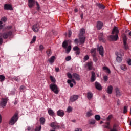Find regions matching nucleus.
<instances>
[{"label": "nucleus", "instance_id": "20", "mask_svg": "<svg viewBox=\"0 0 131 131\" xmlns=\"http://www.w3.org/2000/svg\"><path fill=\"white\" fill-rule=\"evenodd\" d=\"M93 64L92 62H88L86 64V66H88V69L89 70H92V69H93Z\"/></svg>", "mask_w": 131, "mask_h": 131}, {"label": "nucleus", "instance_id": "18", "mask_svg": "<svg viewBox=\"0 0 131 131\" xmlns=\"http://www.w3.org/2000/svg\"><path fill=\"white\" fill-rule=\"evenodd\" d=\"M113 91V87L112 85H109L107 87V90H106V93L107 94H112V92Z\"/></svg>", "mask_w": 131, "mask_h": 131}, {"label": "nucleus", "instance_id": "55", "mask_svg": "<svg viewBox=\"0 0 131 131\" xmlns=\"http://www.w3.org/2000/svg\"><path fill=\"white\" fill-rule=\"evenodd\" d=\"M89 59H90L89 55H86V56H85V57L84 58V61H88V60H89Z\"/></svg>", "mask_w": 131, "mask_h": 131}, {"label": "nucleus", "instance_id": "60", "mask_svg": "<svg viewBox=\"0 0 131 131\" xmlns=\"http://www.w3.org/2000/svg\"><path fill=\"white\" fill-rule=\"evenodd\" d=\"M72 34V32L71 31H69V37H71V35Z\"/></svg>", "mask_w": 131, "mask_h": 131}, {"label": "nucleus", "instance_id": "11", "mask_svg": "<svg viewBox=\"0 0 131 131\" xmlns=\"http://www.w3.org/2000/svg\"><path fill=\"white\" fill-rule=\"evenodd\" d=\"M95 85L97 90H98V91H102V89L103 88H102V85H101V84H100L99 82H95Z\"/></svg>", "mask_w": 131, "mask_h": 131}, {"label": "nucleus", "instance_id": "9", "mask_svg": "<svg viewBox=\"0 0 131 131\" xmlns=\"http://www.w3.org/2000/svg\"><path fill=\"white\" fill-rule=\"evenodd\" d=\"M104 25V23L102 21H98L97 22L96 27L98 30H101L103 28V26Z\"/></svg>", "mask_w": 131, "mask_h": 131}, {"label": "nucleus", "instance_id": "40", "mask_svg": "<svg viewBox=\"0 0 131 131\" xmlns=\"http://www.w3.org/2000/svg\"><path fill=\"white\" fill-rule=\"evenodd\" d=\"M93 59L94 62H97L98 61V58L96 57V54H92Z\"/></svg>", "mask_w": 131, "mask_h": 131}, {"label": "nucleus", "instance_id": "32", "mask_svg": "<svg viewBox=\"0 0 131 131\" xmlns=\"http://www.w3.org/2000/svg\"><path fill=\"white\" fill-rule=\"evenodd\" d=\"M123 42H127V37H126V35H125V34H124L123 36Z\"/></svg>", "mask_w": 131, "mask_h": 131}, {"label": "nucleus", "instance_id": "4", "mask_svg": "<svg viewBox=\"0 0 131 131\" xmlns=\"http://www.w3.org/2000/svg\"><path fill=\"white\" fill-rule=\"evenodd\" d=\"M13 32L10 31L8 32H4L2 34V36L4 39H8L10 36H12Z\"/></svg>", "mask_w": 131, "mask_h": 131}, {"label": "nucleus", "instance_id": "56", "mask_svg": "<svg viewBox=\"0 0 131 131\" xmlns=\"http://www.w3.org/2000/svg\"><path fill=\"white\" fill-rule=\"evenodd\" d=\"M36 5H37V9L38 11H39L40 9V7L39 6V4H38V2H36Z\"/></svg>", "mask_w": 131, "mask_h": 131}, {"label": "nucleus", "instance_id": "52", "mask_svg": "<svg viewBox=\"0 0 131 131\" xmlns=\"http://www.w3.org/2000/svg\"><path fill=\"white\" fill-rule=\"evenodd\" d=\"M71 60V56H68L66 58V61H70Z\"/></svg>", "mask_w": 131, "mask_h": 131}, {"label": "nucleus", "instance_id": "61", "mask_svg": "<svg viewBox=\"0 0 131 131\" xmlns=\"http://www.w3.org/2000/svg\"><path fill=\"white\" fill-rule=\"evenodd\" d=\"M5 28L6 29H8V30H9L12 28V26H8L7 27H6Z\"/></svg>", "mask_w": 131, "mask_h": 131}, {"label": "nucleus", "instance_id": "15", "mask_svg": "<svg viewBox=\"0 0 131 131\" xmlns=\"http://www.w3.org/2000/svg\"><path fill=\"white\" fill-rule=\"evenodd\" d=\"M77 99H78V95H73L70 97V101L71 102H75Z\"/></svg>", "mask_w": 131, "mask_h": 131}, {"label": "nucleus", "instance_id": "10", "mask_svg": "<svg viewBox=\"0 0 131 131\" xmlns=\"http://www.w3.org/2000/svg\"><path fill=\"white\" fill-rule=\"evenodd\" d=\"M34 4H35V0H28V7L29 8H32L33 6H34Z\"/></svg>", "mask_w": 131, "mask_h": 131}, {"label": "nucleus", "instance_id": "59", "mask_svg": "<svg viewBox=\"0 0 131 131\" xmlns=\"http://www.w3.org/2000/svg\"><path fill=\"white\" fill-rule=\"evenodd\" d=\"M103 79H104V81H107L108 80V76H104L103 77Z\"/></svg>", "mask_w": 131, "mask_h": 131}, {"label": "nucleus", "instance_id": "19", "mask_svg": "<svg viewBox=\"0 0 131 131\" xmlns=\"http://www.w3.org/2000/svg\"><path fill=\"white\" fill-rule=\"evenodd\" d=\"M48 112L50 116H55V112H54V111H53V110L49 108L48 110Z\"/></svg>", "mask_w": 131, "mask_h": 131}, {"label": "nucleus", "instance_id": "17", "mask_svg": "<svg viewBox=\"0 0 131 131\" xmlns=\"http://www.w3.org/2000/svg\"><path fill=\"white\" fill-rule=\"evenodd\" d=\"M91 73H92V76H91V81L92 82H94V81L96 80V74H95V72L94 71H92Z\"/></svg>", "mask_w": 131, "mask_h": 131}, {"label": "nucleus", "instance_id": "49", "mask_svg": "<svg viewBox=\"0 0 131 131\" xmlns=\"http://www.w3.org/2000/svg\"><path fill=\"white\" fill-rule=\"evenodd\" d=\"M67 112H71L72 111V107L69 106L67 110Z\"/></svg>", "mask_w": 131, "mask_h": 131}, {"label": "nucleus", "instance_id": "28", "mask_svg": "<svg viewBox=\"0 0 131 131\" xmlns=\"http://www.w3.org/2000/svg\"><path fill=\"white\" fill-rule=\"evenodd\" d=\"M99 40H101V41H105L104 40V37H103V33H101L100 34V35H99Z\"/></svg>", "mask_w": 131, "mask_h": 131}, {"label": "nucleus", "instance_id": "27", "mask_svg": "<svg viewBox=\"0 0 131 131\" xmlns=\"http://www.w3.org/2000/svg\"><path fill=\"white\" fill-rule=\"evenodd\" d=\"M45 122H46V119H45L43 117H41L40 118V124L43 125V124H45Z\"/></svg>", "mask_w": 131, "mask_h": 131}, {"label": "nucleus", "instance_id": "50", "mask_svg": "<svg viewBox=\"0 0 131 131\" xmlns=\"http://www.w3.org/2000/svg\"><path fill=\"white\" fill-rule=\"evenodd\" d=\"M127 63L129 66H131V59L129 58L127 60Z\"/></svg>", "mask_w": 131, "mask_h": 131}, {"label": "nucleus", "instance_id": "35", "mask_svg": "<svg viewBox=\"0 0 131 131\" xmlns=\"http://www.w3.org/2000/svg\"><path fill=\"white\" fill-rule=\"evenodd\" d=\"M120 68L122 70H123L124 71H125L127 69V68L126 67V66L125 64H122Z\"/></svg>", "mask_w": 131, "mask_h": 131}, {"label": "nucleus", "instance_id": "37", "mask_svg": "<svg viewBox=\"0 0 131 131\" xmlns=\"http://www.w3.org/2000/svg\"><path fill=\"white\" fill-rule=\"evenodd\" d=\"M116 60L118 63H121L122 62V58L120 57V56L117 57Z\"/></svg>", "mask_w": 131, "mask_h": 131}, {"label": "nucleus", "instance_id": "29", "mask_svg": "<svg viewBox=\"0 0 131 131\" xmlns=\"http://www.w3.org/2000/svg\"><path fill=\"white\" fill-rule=\"evenodd\" d=\"M112 118H113V115H108V116L106 118V121H107V122H110V121L111 120V119H112Z\"/></svg>", "mask_w": 131, "mask_h": 131}, {"label": "nucleus", "instance_id": "1", "mask_svg": "<svg viewBox=\"0 0 131 131\" xmlns=\"http://www.w3.org/2000/svg\"><path fill=\"white\" fill-rule=\"evenodd\" d=\"M114 33H116L115 35H110L108 36V38L110 39V40L116 41V40H117L119 38L118 33H119V31L116 27H114L112 32V34H114Z\"/></svg>", "mask_w": 131, "mask_h": 131}, {"label": "nucleus", "instance_id": "23", "mask_svg": "<svg viewBox=\"0 0 131 131\" xmlns=\"http://www.w3.org/2000/svg\"><path fill=\"white\" fill-rule=\"evenodd\" d=\"M73 76L77 80H80V78H79V75L76 73H73Z\"/></svg>", "mask_w": 131, "mask_h": 131}, {"label": "nucleus", "instance_id": "14", "mask_svg": "<svg viewBox=\"0 0 131 131\" xmlns=\"http://www.w3.org/2000/svg\"><path fill=\"white\" fill-rule=\"evenodd\" d=\"M110 131H118V124L116 123L114 124L113 127L111 129Z\"/></svg>", "mask_w": 131, "mask_h": 131}, {"label": "nucleus", "instance_id": "36", "mask_svg": "<svg viewBox=\"0 0 131 131\" xmlns=\"http://www.w3.org/2000/svg\"><path fill=\"white\" fill-rule=\"evenodd\" d=\"M67 46H68V43H67V41H64L62 43L63 48H64V49H67Z\"/></svg>", "mask_w": 131, "mask_h": 131}, {"label": "nucleus", "instance_id": "33", "mask_svg": "<svg viewBox=\"0 0 131 131\" xmlns=\"http://www.w3.org/2000/svg\"><path fill=\"white\" fill-rule=\"evenodd\" d=\"M115 91L117 97H119V96H120V92L119 91V89H118V88H117L115 89Z\"/></svg>", "mask_w": 131, "mask_h": 131}, {"label": "nucleus", "instance_id": "30", "mask_svg": "<svg viewBox=\"0 0 131 131\" xmlns=\"http://www.w3.org/2000/svg\"><path fill=\"white\" fill-rule=\"evenodd\" d=\"M50 79L51 82H52L53 83H56V79H55L54 77H53V76H50Z\"/></svg>", "mask_w": 131, "mask_h": 131}, {"label": "nucleus", "instance_id": "41", "mask_svg": "<svg viewBox=\"0 0 131 131\" xmlns=\"http://www.w3.org/2000/svg\"><path fill=\"white\" fill-rule=\"evenodd\" d=\"M124 48L125 50H128V44H127V42L123 43Z\"/></svg>", "mask_w": 131, "mask_h": 131}, {"label": "nucleus", "instance_id": "64", "mask_svg": "<svg viewBox=\"0 0 131 131\" xmlns=\"http://www.w3.org/2000/svg\"><path fill=\"white\" fill-rule=\"evenodd\" d=\"M75 131H82L81 128H76Z\"/></svg>", "mask_w": 131, "mask_h": 131}, {"label": "nucleus", "instance_id": "47", "mask_svg": "<svg viewBox=\"0 0 131 131\" xmlns=\"http://www.w3.org/2000/svg\"><path fill=\"white\" fill-rule=\"evenodd\" d=\"M71 51V46H69L67 49V52L68 53Z\"/></svg>", "mask_w": 131, "mask_h": 131}, {"label": "nucleus", "instance_id": "12", "mask_svg": "<svg viewBox=\"0 0 131 131\" xmlns=\"http://www.w3.org/2000/svg\"><path fill=\"white\" fill-rule=\"evenodd\" d=\"M57 114L58 116H60V117H63L64 115H65V113L64 112V111L62 110H59L57 111Z\"/></svg>", "mask_w": 131, "mask_h": 131}, {"label": "nucleus", "instance_id": "53", "mask_svg": "<svg viewBox=\"0 0 131 131\" xmlns=\"http://www.w3.org/2000/svg\"><path fill=\"white\" fill-rule=\"evenodd\" d=\"M73 49L74 51H78V50H80L78 46H75Z\"/></svg>", "mask_w": 131, "mask_h": 131}, {"label": "nucleus", "instance_id": "51", "mask_svg": "<svg viewBox=\"0 0 131 131\" xmlns=\"http://www.w3.org/2000/svg\"><path fill=\"white\" fill-rule=\"evenodd\" d=\"M41 130V126H39V127H36L35 131H40Z\"/></svg>", "mask_w": 131, "mask_h": 131}, {"label": "nucleus", "instance_id": "2", "mask_svg": "<svg viewBox=\"0 0 131 131\" xmlns=\"http://www.w3.org/2000/svg\"><path fill=\"white\" fill-rule=\"evenodd\" d=\"M18 118L19 117L18 116V113H15L10 120L9 124H10V125H14V124L18 121Z\"/></svg>", "mask_w": 131, "mask_h": 131}, {"label": "nucleus", "instance_id": "54", "mask_svg": "<svg viewBox=\"0 0 131 131\" xmlns=\"http://www.w3.org/2000/svg\"><path fill=\"white\" fill-rule=\"evenodd\" d=\"M43 49H45V48L43 47V45H41L39 46L40 51H43Z\"/></svg>", "mask_w": 131, "mask_h": 131}, {"label": "nucleus", "instance_id": "44", "mask_svg": "<svg viewBox=\"0 0 131 131\" xmlns=\"http://www.w3.org/2000/svg\"><path fill=\"white\" fill-rule=\"evenodd\" d=\"M91 53L92 55H96V49H91Z\"/></svg>", "mask_w": 131, "mask_h": 131}, {"label": "nucleus", "instance_id": "7", "mask_svg": "<svg viewBox=\"0 0 131 131\" xmlns=\"http://www.w3.org/2000/svg\"><path fill=\"white\" fill-rule=\"evenodd\" d=\"M97 50L99 52L100 55H101V57H104V48L102 46H100L97 48Z\"/></svg>", "mask_w": 131, "mask_h": 131}, {"label": "nucleus", "instance_id": "42", "mask_svg": "<svg viewBox=\"0 0 131 131\" xmlns=\"http://www.w3.org/2000/svg\"><path fill=\"white\" fill-rule=\"evenodd\" d=\"M95 123H96V120H91L89 121V124L93 125V124H95Z\"/></svg>", "mask_w": 131, "mask_h": 131}, {"label": "nucleus", "instance_id": "6", "mask_svg": "<svg viewBox=\"0 0 131 131\" xmlns=\"http://www.w3.org/2000/svg\"><path fill=\"white\" fill-rule=\"evenodd\" d=\"M39 24H35L32 27V29L34 32H38L39 31Z\"/></svg>", "mask_w": 131, "mask_h": 131}, {"label": "nucleus", "instance_id": "63", "mask_svg": "<svg viewBox=\"0 0 131 131\" xmlns=\"http://www.w3.org/2000/svg\"><path fill=\"white\" fill-rule=\"evenodd\" d=\"M75 43H76L77 45L78 43V39H75L74 40Z\"/></svg>", "mask_w": 131, "mask_h": 131}, {"label": "nucleus", "instance_id": "38", "mask_svg": "<svg viewBox=\"0 0 131 131\" xmlns=\"http://www.w3.org/2000/svg\"><path fill=\"white\" fill-rule=\"evenodd\" d=\"M0 81L3 82V81H5V76L3 75H0Z\"/></svg>", "mask_w": 131, "mask_h": 131}, {"label": "nucleus", "instance_id": "57", "mask_svg": "<svg viewBox=\"0 0 131 131\" xmlns=\"http://www.w3.org/2000/svg\"><path fill=\"white\" fill-rule=\"evenodd\" d=\"M67 75H68V77L69 78H70V79L72 78V75H71V74H70V73H68Z\"/></svg>", "mask_w": 131, "mask_h": 131}, {"label": "nucleus", "instance_id": "8", "mask_svg": "<svg viewBox=\"0 0 131 131\" xmlns=\"http://www.w3.org/2000/svg\"><path fill=\"white\" fill-rule=\"evenodd\" d=\"M8 98H2V101L0 103L1 106H2V107H4L6 106V105H7V103L8 102Z\"/></svg>", "mask_w": 131, "mask_h": 131}, {"label": "nucleus", "instance_id": "62", "mask_svg": "<svg viewBox=\"0 0 131 131\" xmlns=\"http://www.w3.org/2000/svg\"><path fill=\"white\" fill-rule=\"evenodd\" d=\"M80 54V50H78L76 51V55H79Z\"/></svg>", "mask_w": 131, "mask_h": 131}, {"label": "nucleus", "instance_id": "22", "mask_svg": "<svg viewBox=\"0 0 131 131\" xmlns=\"http://www.w3.org/2000/svg\"><path fill=\"white\" fill-rule=\"evenodd\" d=\"M48 61L51 64L54 63V62L55 61V56H52L50 59H48Z\"/></svg>", "mask_w": 131, "mask_h": 131}, {"label": "nucleus", "instance_id": "31", "mask_svg": "<svg viewBox=\"0 0 131 131\" xmlns=\"http://www.w3.org/2000/svg\"><path fill=\"white\" fill-rule=\"evenodd\" d=\"M97 7H98V8H99L100 9H105V6H104V5L102 4H97Z\"/></svg>", "mask_w": 131, "mask_h": 131}, {"label": "nucleus", "instance_id": "5", "mask_svg": "<svg viewBox=\"0 0 131 131\" xmlns=\"http://www.w3.org/2000/svg\"><path fill=\"white\" fill-rule=\"evenodd\" d=\"M50 126L53 129H59L60 128V125L57 122H53L50 124Z\"/></svg>", "mask_w": 131, "mask_h": 131}, {"label": "nucleus", "instance_id": "43", "mask_svg": "<svg viewBox=\"0 0 131 131\" xmlns=\"http://www.w3.org/2000/svg\"><path fill=\"white\" fill-rule=\"evenodd\" d=\"M35 40H36V36H33L32 41L30 42V43L31 44L33 43L34 42H35Z\"/></svg>", "mask_w": 131, "mask_h": 131}, {"label": "nucleus", "instance_id": "24", "mask_svg": "<svg viewBox=\"0 0 131 131\" xmlns=\"http://www.w3.org/2000/svg\"><path fill=\"white\" fill-rule=\"evenodd\" d=\"M87 98L88 100H91L93 98V93L92 92H88L87 93Z\"/></svg>", "mask_w": 131, "mask_h": 131}, {"label": "nucleus", "instance_id": "48", "mask_svg": "<svg viewBox=\"0 0 131 131\" xmlns=\"http://www.w3.org/2000/svg\"><path fill=\"white\" fill-rule=\"evenodd\" d=\"M8 20V18L6 17H3L1 18V20L3 21V22H7V20Z\"/></svg>", "mask_w": 131, "mask_h": 131}, {"label": "nucleus", "instance_id": "45", "mask_svg": "<svg viewBox=\"0 0 131 131\" xmlns=\"http://www.w3.org/2000/svg\"><path fill=\"white\" fill-rule=\"evenodd\" d=\"M127 108H128L127 106H124V109H123V113L124 114H125V113H126V112H127Z\"/></svg>", "mask_w": 131, "mask_h": 131}, {"label": "nucleus", "instance_id": "39", "mask_svg": "<svg viewBox=\"0 0 131 131\" xmlns=\"http://www.w3.org/2000/svg\"><path fill=\"white\" fill-rule=\"evenodd\" d=\"M95 119H96V120H97V121H99V120L101 119V117L99 115H96L95 116Z\"/></svg>", "mask_w": 131, "mask_h": 131}, {"label": "nucleus", "instance_id": "25", "mask_svg": "<svg viewBox=\"0 0 131 131\" xmlns=\"http://www.w3.org/2000/svg\"><path fill=\"white\" fill-rule=\"evenodd\" d=\"M103 70H106V72H107V73L110 74L111 73V71H110V69H109V68H108V67H103L102 68Z\"/></svg>", "mask_w": 131, "mask_h": 131}, {"label": "nucleus", "instance_id": "3", "mask_svg": "<svg viewBox=\"0 0 131 131\" xmlns=\"http://www.w3.org/2000/svg\"><path fill=\"white\" fill-rule=\"evenodd\" d=\"M50 89L54 93V94H56V95H58L59 94V87L55 83H52L50 85Z\"/></svg>", "mask_w": 131, "mask_h": 131}, {"label": "nucleus", "instance_id": "58", "mask_svg": "<svg viewBox=\"0 0 131 131\" xmlns=\"http://www.w3.org/2000/svg\"><path fill=\"white\" fill-rule=\"evenodd\" d=\"M46 53L48 57H50V56H51V51L48 50L46 52Z\"/></svg>", "mask_w": 131, "mask_h": 131}, {"label": "nucleus", "instance_id": "13", "mask_svg": "<svg viewBox=\"0 0 131 131\" xmlns=\"http://www.w3.org/2000/svg\"><path fill=\"white\" fill-rule=\"evenodd\" d=\"M79 42L81 45H83L85 41V37L84 36H79Z\"/></svg>", "mask_w": 131, "mask_h": 131}, {"label": "nucleus", "instance_id": "26", "mask_svg": "<svg viewBox=\"0 0 131 131\" xmlns=\"http://www.w3.org/2000/svg\"><path fill=\"white\" fill-rule=\"evenodd\" d=\"M93 115V112L92 110H90L89 111L87 112L86 116V117H90Z\"/></svg>", "mask_w": 131, "mask_h": 131}, {"label": "nucleus", "instance_id": "21", "mask_svg": "<svg viewBox=\"0 0 131 131\" xmlns=\"http://www.w3.org/2000/svg\"><path fill=\"white\" fill-rule=\"evenodd\" d=\"M84 33H85V30L84 29H81L80 31L79 36H83Z\"/></svg>", "mask_w": 131, "mask_h": 131}, {"label": "nucleus", "instance_id": "34", "mask_svg": "<svg viewBox=\"0 0 131 131\" xmlns=\"http://www.w3.org/2000/svg\"><path fill=\"white\" fill-rule=\"evenodd\" d=\"M105 124H106V125L104 126V128H108V129H110V122H106L105 123Z\"/></svg>", "mask_w": 131, "mask_h": 131}, {"label": "nucleus", "instance_id": "16", "mask_svg": "<svg viewBox=\"0 0 131 131\" xmlns=\"http://www.w3.org/2000/svg\"><path fill=\"white\" fill-rule=\"evenodd\" d=\"M5 10H10L12 11L13 10V7H12V5L9 4H5L4 5Z\"/></svg>", "mask_w": 131, "mask_h": 131}, {"label": "nucleus", "instance_id": "46", "mask_svg": "<svg viewBox=\"0 0 131 131\" xmlns=\"http://www.w3.org/2000/svg\"><path fill=\"white\" fill-rule=\"evenodd\" d=\"M25 89H26V87H25V86L24 85L20 86V92H23L24 90H25Z\"/></svg>", "mask_w": 131, "mask_h": 131}]
</instances>
